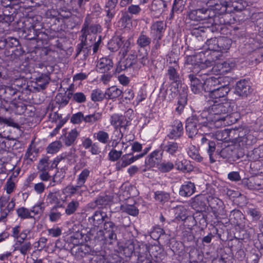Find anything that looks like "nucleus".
Here are the masks:
<instances>
[{
	"label": "nucleus",
	"mask_w": 263,
	"mask_h": 263,
	"mask_svg": "<svg viewBox=\"0 0 263 263\" xmlns=\"http://www.w3.org/2000/svg\"><path fill=\"white\" fill-rule=\"evenodd\" d=\"M86 18L81 32H82L81 43L78 45L77 55L81 52L84 55H87L91 50L93 44L92 40H96L97 32L101 30V26L98 24H90Z\"/></svg>",
	"instance_id": "obj_1"
},
{
	"label": "nucleus",
	"mask_w": 263,
	"mask_h": 263,
	"mask_svg": "<svg viewBox=\"0 0 263 263\" xmlns=\"http://www.w3.org/2000/svg\"><path fill=\"white\" fill-rule=\"evenodd\" d=\"M213 104L207 108L212 122L215 126L219 127L226 126L228 122H225L229 117V114L232 111L230 103L228 101L218 103L217 101H213Z\"/></svg>",
	"instance_id": "obj_2"
},
{
	"label": "nucleus",
	"mask_w": 263,
	"mask_h": 263,
	"mask_svg": "<svg viewBox=\"0 0 263 263\" xmlns=\"http://www.w3.org/2000/svg\"><path fill=\"white\" fill-rule=\"evenodd\" d=\"M206 119H204L200 115L197 116L192 115L189 117L186 121V132L188 136L192 138L198 133V129L202 128H206L208 126Z\"/></svg>",
	"instance_id": "obj_3"
},
{
	"label": "nucleus",
	"mask_w": 263,
	"mask_h": 263,
	"mask_svg": "<svg viewBox=\"0 0 263 263\" xmlns=\"http://www.w3.org/2000/svg\"><path fill=\"white\" fill-rule=\"evenodd\" d=\"M231 134H234L233 141L238 143L240 146L251 145L256 142V139L253 135L250 134L247 129H233Z\"/></svg>",
	"instance_id": "obj_4"
},
{
	"label": "nucleus",
	"mask_w": 263,
	"mask_h": 263,
	"mask_svg": "<svg viewBox=\"0 0 263 263\" xmlns=\"http://www.w3.org/2000/svg\"><path fill=\"white\" fill-rule=\"evenodd\" d=\"M203 55L202 53L189 55L186 57L185 61V66L190 69L192 73L197 74V76L201 77L202 75L205 76V72L203 69L198 70L200 63H202L201 57Z\"/></svg>",
	"instance_id": "obj_5"
},
{
	"label": "nucleus",
	"mask_w": 263,
	"mask_h": 263,
	"mask_svg": "<svg viewBox=\"0 0 263 263\" xmlns=\"http://www.w3.org/2000/svg\"><path fill=\"white\" fill-rule=\"evenodd\" d=\"M214 15L213 10L202 8L191 11L188 16L190 19L195 21L208 20L209 23L212 25L214 23Z\"/></svg>",
	"instance_id": "obj_6"
},
{
	"label": "nucleus",
	"mask_w": 263,
	"mask_h": 263,
	"mask_svg": "<svg viewBox=\"0 0 263 263\" xmlns=\"http://www.w3.org/2000/svg\"><path fill=\"white\" fill-rule=\"evenodd\" d=\"M209 205L212 208V212L217 219L220 218V216H226L223 202L220 199L209 196L208 200Z\"/></svg>",
	"instance_id": "obj_7"
},
{
	"label": "nucleus",
	"mask_w": 263,
	"mask_h": 263,
	"mask_svg": "<svg viewBox=\"0 0 263 263\" xmlns=\"http://www.w3.org/2000/svg\"><path fill=\"white\" fill-rule=\"evenodd\" d=\"M117 231L118 226L112 221H106L104 223L103 231H100V232L103 233L104 239H109L110 240H116Z\"/></svg>",
	"instance_id": "obj_8"
},
{
	"label": "nucleus",
	"mask_w": 263,
	"mask_h": 263,
	"mask_svg": "<svg viewBox=\"0 0 263 263\" xmlns=\"http://www.w3.org/2000/svg\"><path fill=\"white\" fill-rule=\"evenodd\" d=\"M202 81L203 82L204 84V91L205 92H209L211 93L213 90H215V88L217 87V85L219 84L220 82V80L221 78H215L214 77H211L209 78H206L207 74L205 73V76L202 75Z\"/></svg>",
	"instance_id": "obj_9"
},
{
	"label": "nucleus",
	"mask_w": 263,
	"mask_h": 263,
	"mask_svg": "<svg viewBox=\"0 0 263 263\" xmlns=\"http://www.w3.org/2000/svg\"><path fill=\"white\" fill-rule=\"evenodd\" d=\"M188 77L191 82V90L194 93H200L204 91V84L202 82V79H200V77L197 76V74L191 73Z\"/></svg>",
	"instance_id": "obj_10"
},
{
	"label": "nucleus",
	"mask_w": 263,
	"mask_h": 263,
	"mask_svg": "<svg viewBox=\"0 0 263 263\" xmlns=\"http://www.w3.org/2000/svg\"><path fill=\"white\" fill-rule=\"evenodd\" d=\"M183 134L182 123L180 121H174L169 133L167 136L170 139L176 140L180 138Z\"/></svg>",
	"instance_id": "obj_11"
},
{
	"label": "nucleus",
	"mask_w": 263,
	"mask_h": 263,
	"mask_svg": "<svg viewBox=\"0 0 263 263\" xmlns=\"http://www.w3.org/2000/svg\"><path fill=\"white\" fill-rule=\"evenodd\" d=\"M244 184L250 190H263V176H253L244 181Z\"/></svg>",
	"instance_id": "obj_12"
},
{
	"label": "nucleus",
	"mask_w": 263,
	"mask_h": 263,
	"mask_svg": "<svg viewBox=\"0 0 263 263\" xmlns=\"http://www.w3.org/2000/svg\"><path fill=\"white\" fill-rule=\"evenodd\" d=\"M201 142L203 146L207 147L206 151L209 156L211 163L215 162L216 143L215 141L208 140L206 137H203L201 139Z\"/></svg>",
	"instance_id": "obj_13"
},
{
	"label": "nucleus",
	"mask_w": 263,
	"mask_h": 263,
	"mask_svg": "<svg viewBox=\"0 0 263 263\" xmlns=\"http://www.w3.org/2000/svg\"><path fill=\"white\" fill-rule=\"evenodd\" d=\"M32 20L28 19L24 22L23 32L26 37L29 40L35 39L39 35V31L35 29V26L32 24Z\"/></svg>",
	"instance_id": "obj_14"
},
{
	"label": "nucleus",
	"mask_w": 263,
	"mask_h": 263,
	"mask_svg": "<svg viewBox=\"0 0 263 263\" xmlns=\"http://www.w3.org/2000/svg\"><path fill=\"white\" fill-rule=\"evenodd\" d=\"M47 199L50 203H55L53 207L64 208L65 205L66 196L63 193V195L60 193H50Z\"/></svg>",
	"instance_id": "obj_15"
},
{
	"label": "nucleus",
	"mask_w": 263,
	"mask_h": 263,
	"mask_svg": "<svg viewBox=\"0 0 263 263\" xmlns=\"http://www.w3.org/2000/svg\"><path fill=\"white\" fill-rule=\"evenodd\" d=\"M162 152L156 150L152 153L145 159V164L147 168H151L159 164L162 159Z\"/></svg>",
	"instance_id": "obj_16"
},
{
	"label": "nucleus",
	"mask_w": 263,
	"mask_h": 263,
	"mask_svg": "<svg viewBox=\"0 0 263 263\" xmlns=\"http://www.w3.org/2000/svg\"><path fill=\"white\" fill-rule=\"evenodd\" d=\"M208 199L203 195L196 196L191 202V206L198 212L202 211L205 209L206 201H208Z\"/></svg>",
	"instance_id": "obj_17"
},
{
	"label": "nucleus",
	"mask_w": 263,
	"mask_h": 263,
	"mask_svg": "<svg viewBox=\"0 0 263 263\" xmlns=\"http://www.w3.org/2000/svg\"><path fill=\"white\" fill-rule=\"evenodd\" d=\"M237 152V150L234 146H229L222 149L219 152V155L223 159L235 161L239 158Z\"/></svg>",
	"instance_id": "obj_18"
},
{
	"label": "nucleus",
	"mask_w": 263,
	"mask_h": 263,
	"mask_svg": "<svg viewBox=\"0 0 263 263\" xmlns=\"http://www.w3.org/2000/svg\"><path fill=\"white\" fill-rule=\"evenodd\" d=\"M250 92V87L248 82L245 80H240L236 84L235 93L242 97H246Z\"/></svg>",
	"instance_id": "obj_19"
},
{
	"label": "nucleus",
	"mask_w": 263,
	"mask_h": 263,
	"mask_svg": "<svg viewBox=\"0 0 263 263\" xmlns=\"http://www.w3.org/2000/svg\"><path fill=\"white\" fill-rule=\"evenodd\" d=\"M69 233L70 235L69 241L73 245H79L80 243V240L82 239V234L79 232L76 226H71V224H68Z\"/></svg>",
	"instance_id": "obj_20"
},
{
	"label": "nucleus",
	"mask_w": 263,
	"mask_h": 263,
	"mask_svg": "<svg viewBox=\"0 0 263 263\" xmlns=\"http://www.w3.org/2000/svg\"><path fill=\"white\" fill-rule=\"evenodd\" d=\"M108 219V217L106 213L102 211H96L93 216L88 218L89 221L94 226H99Z\"/></svg>",
	"instance_id": "obj_21"
},
{
	"label": "nucleus",
	"mask_w": 263,
	"mask_h": 263,
	"mask_svg": "<svg viewBox=\"0 0 263 263\" xmlns=\"http://www.w3.org/2000/svg\"><path fill=\"white\" fill-rule=\"evenodd\" d=\"M113 63L112 60L107 57L100 59L97 64V69L101 73H105L110 70L112 68Z\"/></svg>",
	"instance_id": "obj_22"
},
{
	"label": "nucleus",
	"mask_w": 263,
	"mask_h": 263,
	"mask_svg": "<svg viewBox=\"0 0 263 263\" xmlns=\"http://www.w3.org/2000/svg\"><path fill=\"white\" fill-rule=\"evenodd\" d=\"M195 192V186L194 183L187 181L183 184L179 189V195L182 197H189Z\"/></svg>",
	"instance_id": "obj_23"
},
{
	"label": "nucleus",
	"mask_w": 263,
	"mask_h": 263,
	"mask_svg": "<svg viewBox=\"0 0 263 263\" xmlns=\"http://www.w3.org/2000/svg\"><path fill=\"white\" fill-rule=\"evenodd\" d=\"M151 28L156 38L161 40L166 29V24L162 21H157L152 24Z\"/></svg>",
	"instance_id": "obj_24"
},
{
	"label": "nucleus",
	"mask_w": 263,
	"mask_h": 263,
	"mask_svg": "<svg viewBox=\"0 0 263 263\" xmlns=\"http://www.w3.org/2000/svg\"><path fill=\"white\" fill-rule=\"evenodd\" d=\"M135 254L138 256V258L141 257H146L151 255L149 252V247L145 243L140 242L137 240Z\"/></svg>",
	"instance_id": "obj_25"
},
{
	"label": "nucleus",
	"mask_w": 263,
	"mask_h": 263,
	"mask_svg": "<svg viewBox=\"0 0 263 263\" xmlns=\"http://www.w3.org/2000/svg\"><path fill=\"white\" fill-rule=\"evenodd\" d=\"M166 6V3L163 0H154L151 5V10L155 13V15H159L164 12Z\"/></svg>",
	"instance_id": "obj_26"
},
{
	"label": "nucleus",
	"mask_w": 263,
	"mask_h": 263,
	"mask_svg": "<svg viewBox=\"0 0 263 263\" xmlns=\"http://www.w3.org/2000/svg\"><path fill=\"white\" fill-rule=\"evenodd\" d=\"M152 42V39L144 31H142L137 40V45L142 49L149 47Z\"/></svg>",
	"instance_id": "obj_27"
},
{
	"label": "nucleus",
	"mask_w": 263,
	"mask_h": 263,
	"mask_svg": "<svg viewBox=\"0 0 263 263\" xmlns=\"http://www.w3.org/2000/svg\"><path fill=\"white\" fill-rule=\"evenodd\" d=\"M230 88L228 85H224L220 87H217L215 90L210 94L212 99H218L226 97L230 91Z\"/></svg>",
	"instance_id": "obj_28"
},
{
	"label": "nucleus",
	"mask_w": 263,
	"mask_h": 263,
	"mask_svg": "<svg viewBox=\"0 0 263 263\" xmlns=\"http://www.w3.org/2000/svg\"><path fill=\"white\" fill-rule=\"evenodd\" d=\"M124 42V40H123L122 36H117L114 37L108 44V49L113 52L117 51L122 48Z\"/></svg>",
	"instance_id": "obj_29"
},
{
	"label": "nucleus",
	"mask_w": 263,
	"mask_h": 263,
	"mask_svg": "<svg viewBox=\"0 0 263 263\" xmlns=\"http://www.w3.org/2000/svg\"><path fill=\"white\" fill-rule=\"evenodd\" d=\"M225 129L223 130H217L214 134L215 139L219 141H222L227 142L230 139L233 140L234 137V134H231V132L233 130Z\"/></svg>",
	"instance_id": "obj_30"
},
{
	"label": "nucleus",
	"mask_w": 263,
	"mask_h": 263,
	"mask_svg": "<svg viewBox=\"0 0 263 263\" xmlns=\"http://www.w3.org/2000/svg\"><path fill=\"white\" fill-rule=\"evenodd\" d=\"M163 152L174 155L178 151L179 145L177 142L168 141L166 143H163L161 145Z\"/></svg>",
	"instance_id": "obj_31"
},
{
	"label": "nucleus",
	"mask_w": 263,
	"mask_h": 263,
	"mask_svg": "<svg viewBox=\"0 0 263 263\" xmlns=\"http://www.w3.org/2000/svg\"><path fill=\"white\" fill-rule=\"evenodd\" d=\"M132 155L131 154H127L122 156L120 160L116 163V170L120 171L133 163V159H132L131 157Z\"/></svg>",
	"instance_id": "obj_32"
},
{
	"label": "nucleus",
	"mask_w": 263,
	"mask_h": 263,
	"mask_svg": "<svg viewBox=\"0 0 263 263\" xmlns=\"http://www.w3.org/2000/svg\"><path fill=\"white\" fill-rule=\"evenodd\" d=\"M231 44L232 41L231 39L225 37H219L218 39V50H217V51L222 53L227 52Z\"/></svg>",
	"instance_id": "obj_33"
},
{
	"label": "nucleus",
	"mask_w": 263,
	"mask_h": 263,
	"mask_svg": "<svg viewBox=\"0 0 263 263\" xmlns=\"http://www.w3.org/2000/svg\"><path fill=\"white\" fill-rule=\"evenodd\" d=\"M50 78L48 74H41L35 79V83L37 87L41 89L46 88L49 83Z\"/></svg>",
	"instance_id": "obj_34"
},
{
	"label": "nucleus",
	"mask_w": 263,
	"mask_h": 263,
	"mask_svg": "<svg viewBox=\"0 0 263 263\" xmlns=\"http://www.w3.org/2000/svg\"><path fill=\"white\" fill-rule=\"evenodd\" d=\"M174 64H175V66L168 67L167 74L171 81L173 82H177L179 80V74L177 71L178 66L175 61Z\"/></svg>",
	"instance_id": "obj_35"
},
{
	"label": "nucleus",
	"mask_w": 263,
	"mask_h": 263,
	"mask_svg": "<svg viewBox=\"0 0 263 263\" xmlns=\"http://www.w3.org/2000/svg\"><path fill=\"white\" fill-rule=\"evenodd\" d=\"M67 99H72L73 101L78 103H84L86 100L85 95L81 92L76 93L69 92L67 95Z\"/></svg>",
	"instance_id": "obj_36"
},
{
	"label": "nucleus",
	"mask_w": 263,
	"mask_h": 263,
	"mask_svg": "<svg viewBox=\"0 0 263 263\" xmlns=\"http://www.w3.org/2000/svg\"><path fill=\"white\" fill-rule=\"evenodd\" d=\"M121 210L128 215L136 216L139 214L138 208L133 204H123L120 206Z\"/></svg>",
	"instance_id": "obj_37"
},
{
	"label": "nucleus",
	"mask_w": 263,
	"mask_h": 263,
	"mask_svg": "<svg viewBox=\"0 0 263 263\" xmlns=\"http://www.w3.org/2000/svg\"><path fill=\"white\" fill-rule=\"evenodd\" d=\"M123 93L121 90L116 86H112L107 89L105 91L106 98L107 99H114L120 96Z\"/></svg>",
	"instance_id": "obj_38"
},
{
	"label": "nucleus",
	"mask_w": 263,
	"mask_h": 263,
	"mask_svg": "<svg viewBox=\"0 0 263 263\" xmlns=\"http://www.w3.org/2000/svg\"><path fill=\"white\" fill-rule=\"evenodd\" d=\"M136 240H129L127 241L123 249L124 253L126 256H130L133 253H135Z\"/></svg>",
	"instance_id": "obj_39"
},
{
	"label": "nucleus",
	"mask_w": 263,
	"mask_h": 263,
	"mask_svg": "<svg viewBox=\"0 0 263 263\" xmlns=\"http://www.w3.org/2000/svg\"><path fill=\"white\" fill-rule=\"evenodd\" d=\"M125 121V118L123 116H119L117 114H115L111 117L110 123L112 125L116 127L118 126H125L126 125L124 122Z\"/></svg>",
	"instance_id": "obj_40"
},
{
	"label": "nucleus",
	"mask_w": 263,
	"mask_h": 263,
	"mask_svg": "<svg viewBox=\"0 0 263 263\" xmlns=\"http://www.w3.org/2000/svg\"><path fill=\"white\" fill-rule=\"evenodd\" d=\"M0 92L5 95V97L8 99H11L12 97L16 95L17 92L16 89L13 88L11 86H2L0 88Z\"/></svg>",
	"instance_id": "obj_41"
},
{
	"label": "nucleus",
	"mask_w": 263,
	"mask_h": 263,
	"mask_svg": "<svg viewBox=\"0 0 263 263\" xmlns=\"http://www.w3.org/2000/svg\"><path fill=\"white\" fill-rule=\"evenodd\" d=\"M227 9V5L223 4H216L213 8L208 9V10H213L214 12V19L215 20L216 15H221L224 14Z\"/></svg>",
	"instance_id": "obj_42"
},
{
	"label": "nucleus",
	"mask_w": 263,
	"mask_h": 263,
	"mask_svg": "<svg viewBox=\"0 0 263 263\" xmlns=\"http://www.w3.org/2000/svg\"><path fill=\"white\" fill-rule=\"evenodd\" d=\"M187 154L191 158L198 162H201L203 159V158L199 154V151L194 145L189 147Z\"/></svg>",
	"instance_id": "obj_43"
},
{
	"label": "nucleus",
	"mask_w": 263,
	"mask_h": 263,
	"mask_svg": "<svg viewBox=\"0 0 263 263\" xmlns=\"http://www.w3.org/2000/svg\"><path fill=\"white\" fill-rule=\"evenodd\" d=\"M62 146L61 141H55L51 143L46 148L47 152L49 154L57 153Z\"/></svg>",
	"instance_id": "obj_44"
},
{
	"label": "nucleus",
	"mask_w": 263,
	"mask_h": 263,
	"mask_svg": "<svg viewBox=\"0 0 263 263\" xmlns=\"http://www.w3.org/2000/svg\"><path fill=\"white\" fill-rule=\"evenodd\" d=\"M110 200V197L107 195L100 196L95 200V205H93L92 203L91 207L95 208L98 205L100 206H105L108 204Z\"/></svg>",
	"instance_id": "obj_45"
},
{
	"label": "nucleus",
	"mask_w": 263,
	"mask_h": 263,
	"mask_svg": "<svg viewBox=\"0 0 263 263\" xmlns=\"http://www.w3.org/2000/svg\"><path fill=\"white\" fill-rule=\"evenodd\" d=\"M155 200L158 202L163 203L170 199V194L163 191H157L155 193Z\"/></svg>",
	"instance_id": "obj_46"
},
{
	"label": "nucleus",
	"mask_w": 263,
	"mask_h": 263,
	"mask_svg": "<svg viewBox=\"0 0 263 263\" xmlns=\"http://www.w3.org/2000/svg\"><path fill=\"white\" fill-rule=\"evenodd\" d=\"M102 118V114L99 112H95L93 114L89 115L84 117V121L85 123H93Z\"/></svg>",
	"instance_id": "obj_47"
},
{
	"label": "nucleus",
	"mask_w": 263,
	"mask_h": 263,
	"mask_svg": "<svg viewBox=\"0 0 263 263\" xmlns=\"http://www.w3.org/2000/svg\"><path fill=\"white\" fill-rule=\"evenodd\" d=\"M106 95L105 92L104 93L101 90L95 89L92 90L91 94V99L94 102L101 101L105 98H106Z\"/></svg>",
	"instance_id": "obj_48"
},
{
	"label": "nucleus",
	"mask_w": 263,
	"mask_h": 263,
	"mask_svg": "<svg viewBox=\"0 0 263 263\" xmlns=\"http://www.w3.org/2000/svg\"><path fill=\"white\" fill-rule=\"evenodd\" d=\"M16 212L18 216L22 219L34 218V216L31 214L30 211L24 207L18 208Z\"/></svg>",
	"instance_id": "obj_49"
},
{
	"label": "nucleus",
	"mask_w": 263,
	"mask_h": 263,
	"mask_svg": "<svg viewBox=\"0 0 263 263\" xmlns=\"http://www.w3.org/2000/svg\"><path fill=\"white\" fill-rule=\"evenodd\" d=\"M94 137H96L97 139L101 143L106 144L109 141V135L107 133L100 130L97 133H96L93 135Z\"/></svg>",
	"instance_id": "obj_50"
},
{
	"label": "nucleus",
	"mask_w": 263,
	"mask_h": 263,
	"mask_svg": "<svg viewBox=\"0 0 263 263\" xmlns=\"http://www.w3.org/2000/svg\"><path fill=\"white\" fill-rule=\"evenodd\" d=\"M187 102V97L185 95H180L178 101V106L176 108V111L179 114H181V112L183 110L185 105L186 104Z\"/></svg>",
	"instance_id": "obj_51"
},
{
	"label": "nucleus",
	"mask_w": 263,
	"mask_h": 263,
	"mask_svg": "<svg viewBox=\"0 0 263 263\" xmlns=\"http://www.w3.org/2000/svg\"><path fill=\"white\" fill-rule=\"evenodd\" d=\"M174 167V165L173 162L164 161L159 164L158 170L162 173H167L171 171Z\"/></svg>",
	"instance_id": "obj_52"
},
{
	"label": "nucleus",
	"mask_w": 263,
	"mask_h": 263,
	"mask_svg": "<svg viewBox=\"0 0 263 263\" xmlns=\"http://www.w3.org/2000/svg\"><path fill=\"white\" fill-rule=\"evenodd\" d=\"M139 58V61L140 63L142 64L143 66L147 65L149 63V60L148 58V53L145 50L143 54L141 53L140 51H139L138 54L135 57V55H132V58L133 60H134L136 58Z\"/></svg>",
	"instance_id": "obj_53"
},
{
	"label": "nucleus",
	"mask_w": 263,
	"mask_h": 263,
	"mask_svg": "<svg viewBox=\"0 0 263 263\" xmlns=\"http://www.w3.org/2000/svg\"><path fill=\"white\" fill-rule=\"evenodd\" d=\"M206 45L208 47V49L217 51V50H218V39L212 38L208 40L206 42Z\"/></svg>",
	"instance_id": "obj_54"
},
{
	"label": "nucleus",
	"mask_w": 263,
	"mask_h": 263,
	"mask_svg": "<svg viewBox=\"0 0 263 263\" xmlns=\"http://www.w3.org/2000/svg\"><path fill=\"white\" fill-rule=\"evenodd\" d=\"M89 173L90 172L88 169H84L79 176L77 179V184L82 187L89 176Z\"/></svg>",
	"instance_id": "obj_55"
},
{
	"label": "nucleus",
	"mask_w": 263,
	"mask_h": 263,
	"mask_svg": "<svg viewBox=\"0 0 263 263\" xmlns=\"http://www.w3.org/2000/svg\"><path fill=\"white\" fill-rule=\"evenodd\" d=\"M31 247L30 242L25 241L24 243L13 250V251H19L22 255H25L31 249Z\"/></svg>",
	"instance_id": "obj_56"
},
{
	"label": "nucleus",
	"mask_w": 263,
	"mask_h": 263,
	"mask_svg": "<svg viewBox=\"0 0 263 263\" xmlns=\"http://www.w3.org/2000/svg\"><path fill=\"white\" fill-rule=\"evenodd\" d=\"M79 135V133L76 128L72 129L67 136V146L72 145Z\"/></svg>",
	"instance_id": "obj_57"
},
{
	"label": "nucleus",
	"mask_w": 263,
	"mask_h": 263,
	"mask_svg": "<svg viewBox=\"0 0 263 263\" xmlns=\"http://www.w3.org/2000/svg\"><path fill=\"white\" fill-rule=\"evenodd\" d=\"M231 219H234L233 222L237 224L240 223V221L243 218V214L240 211L238 210H234L231 212Z\"/></svg>",
	"instance_id": "obj_58"
},
{
	"label": "nucleus",
	"mask_w": 263,
	"mask_h": 263,
	"mask_svg": "<svg viewBox=\"0 0 263 263\" xmlns=\"http://www.w3.org/2000/svg\"><path fill=\"white\" fill-rule=\"evenodd\" d=\"M122 153L121 150L117 151L112 148L108 154L109 159L111 161H117L121 157Z\"/></svg>",
	"instance_id": "obj_59"
},
{
	"label": "nucleus",
	"mask_w": 263,
	"mask_h": 263,
	"mask_svg": "<svg viewBox=\"0 0 263 263\" xmlns=\"http://www.w3.org/2000/svg\"><path fill=\"white\" fill-rule=\"evenodd\" d=\"M79 206V203L77 200H72L67 205V214L70 215L74 213Z\"/></svg>",
	"instance_id": "obj_60"
},
{
	"label": "nucleus",
	"mask_w": 263,
	"mask_h": 263,
	"mask_svg": "<svg viewBox=\"0 0 263 263\" xmlns=\"http://www.w3.org/2000/svg\"><path fill=\"white\" fill-rule=\"evenodd\" d=\"M4 42L5 43V46L6 48L17 47L19 44L18 41L16 39L12 37L5 39Z\"/></svg>",
	"instance_id": "obj_61"
},
{
	"label": "nucleus",
	"mask_w": 263,
	"mask_h": 263,
	"mask_svg": "<svg viewBox=\"0 0 263 263\" xmlns=\"http://www.w3.org/2000/svg\"><path fill=\"white\" fill-rule=\"evenodd\" d=\"M59 208L53 207L49 214V219L51 221H56L60 219L61 214L60 211H57Z\"/></svg>",
	"instance_id": "obj_62"
},
{
	"label": "nucleus",
	"mask_w": 263,
	"mask_h": 263,
	"mask_svg": "<svg viewBox=\"0 0 263 263\" xmlns=\"http://www.w3.org/2000/svg\"><path fill=\"white\" fill-rule=\"evenodd\" d=\"M48 160V158H44L40 160L37 165V168L40 171H47L49 169Z\"/></svg>",
	"instance_id": "obj_63"
},
{
	"label": "nucleus",
	"mask_w": 263,
	"mask_h": 263,
	"mask_svg": "<svg viewBox=\"0 0 263 263\" xmlns=\"http://www.w3.org/2000/svg\"><path fill=\"white\" fill-rule=\"evenodd\" d=\"M154 256L157 259L154 262L152 260V256L151 255L146 257H141L140 258H138L137 263H160V260L157 258V256L155 255Z\"/></svg>",
	"instance_id": "obj_64"
}]
</instances>
